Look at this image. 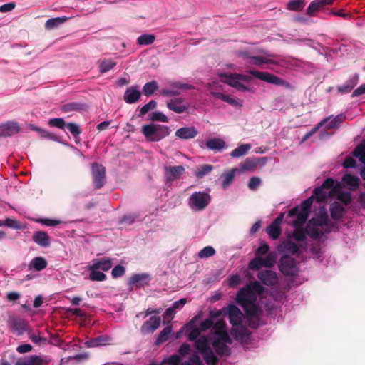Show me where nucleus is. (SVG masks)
Segmentation results:
<instances>
[{
	"label": "nucleus",
	"instance_id": "nucleus-52",
	"mask_svg": "<svg viewBox=\"0 0 365 365\" xmlns=\"http://www.w3.org/2000/svg\"><path fill=\"white\" fill-rule=\"evenodd\" d=\"M81 109H82V105L78 103H76V102L66 103V104L62 106V107H61V110L64 113L80 110Z\"/></svg>",
	"mask_w": 365,
	"mask_h": 365
},
{
	"label": "nucleus",
	"instance_id": "nucleus-16",
	"mask_svg": "<svg viewBox=\"0 0 365 365\" xmlns=\"http://www.w3.org/2000/svg\"><path fill=\"white\" fill-rule=\"evenodd\" d=\"M32 240L35 243L43 247H48L51 245L50 237L43 231H36L34 232Z\"/></svg>",
	"mask_w": 365,
	"mask_h": 365
},
{
	"label": "nucleus",
	"instance_id": "nucleus-7",
	"mask_svg": "<svg viewBox=\"0 0 365 365\" xmlns=\"http://www.w3.org/2000/svg\"><path fill=\"white\" fill-rule=\"evenodd\" d=\"M113 265V261L109 257L93 259L88 266V269H101L103 272L108 271Z\"/></svg>",
	"mask_w": 365,
	"mask_h": 365
},
{
	"label": "nucleus",
	"instance_id": "nucleus-17",
	"mask_svg": "<svg viewBox=\"0 0 365 365\" xmlns=\"http://www.w3.org/2000/svg\"><path fill=\"white\" fill-rule=\"evenodd\" d=\"M15 365H44L41 356L31 355L16 359Z\"/></svg>",
	"mask_w": 365,
	"mask_h": 365
},
{
	"label": "nucleus",
	"instance_id": "nucleus-63",
	"mask_svg": "<svg viewBox=\"0 0 365 365\" xmlns=\"http://www.w3.org/2000/svg\"><path fill=\"white\" fill-rule=\"evenodd\" d=\"M66 128L74 138L78 137L81 133V130H80L78 125L74 123H67Z\"/></svg>",
	"mask_w": 365,
	"mask_h": 365
},
{
	"label": "nucleus",
	"instance_id": "nucleus-12",
	"mask_svg": "<svg viewBox=\"0 0 365 365\" xmlns=\"http://www.w3.org/2000/svg\"><path fill=\"white\" fill-rule=\"evenodd\" d=\"M141 97V93L135 86L128 87L123 95L124 101L129 104L138 102Z\"/></svg>",
	"mask_w": 365,
	"mask_h": 365
},
{
	"label": "nucleus",
	"instance_id": "nucleus-6",
	"mask_svg": "<svg viewBox=\"0 0 365 365\" xmlns=\"http://www.w3.org/2000/svg\"><path fill=\"white\" fill-rule=\"evenodd\" d=\"M248 73H250L252 76H254L261 81H265V82H267V83H269L272 84H274V85H284V81L283 79H282L279 77L276 76L273 74L267 73V72H262V71H249Z\"/></svg>",
	"mask_w": 365,
	"mask_h": 365
},
{
	"label": "nucleus",
	"instance_id": "nucleus-53",
	"mask_svg": "<svg viewBox=\"0 0 365 365\" xmlns=\"http://www.w3.org/2000/svg\"><path fill=\"white\" fill-rule=\"evenodd\" d=\"M0 223L2 224L1 226H6L16 230H20L22 227L19 221L11 218H6L4 221L0 220Z\"/></svg>",
	"mask_w": 365,
	"mask_h": 365
},
{
	"label": "nucleus",
	"instance_id": "nucleus-33",
	"mask_svg": "<svg viewBox=\"0 0 365 365\" xmlns=\"http://www.w3.org/2000/svg\"><path fill=\"white\" fill-rule=\"evenodd\" d=\"M250 149L251 145L250 144L240 145L231 152L230 156L232 158H239L243 156L246 155Z\"/></svg>",
	"mask_w": 365,
	"mask_h": 365
},
{
	"label": "nucleus",
	"instance_id": "nucleus-59",
	"mask_svg": "<svg viewBox=\"0 0 365 365\" xmlns=\"http://www.w3.org/2000/svg\"><path fill=\"white\" fill-rule=\"evenodd\" d=\"M157 106V103L154 100H151L149 101L147 104L144 105L140 110V113L138 115L139 117L145 115L147 113H148L150 110L155 109Z\"/></svg>",
	"mask_w": 365,
	"mask_h": 365
},
{
	"label": "nucleus",
	"instance_id": "nucleus-58",
	"mask_svg": "<svg viewBox=\"0 0 365 365\" xmlns=\"http://www.w3.org/2000/svg\"><path fill=\"white\" fill-rule=\"evenodd\" d=\"M247 287L250 289L255 295H257V294H261L264 291V288L257 281L250 283Z\"/></svg>",
	"mask_w": 365,
	"mask_h": 365
},
{
	"label": "nucleus",
	"instance_id": "nucleus-29",
	"mask_svg": "<svg viewBox=\"0 0 365 365\" xmlns=\"http://www.w3.org/2000/svg\"><path fill=\"white\" fill-rule=\"evenodd\" d=\"M195 347L200 354L207 351V349L210 348L207 337L206 336H202L195 340Z\"/></svg>",
	"mask_w": 365,
	"mask_h": 365
},
{
	"label": "nucleus",
	"instance_id": "nucleus-62",
	"mask_svg": "<svg viewBox=\"0 0 365 365\" xmlns=\"http://www.w3.org/2000/svg\"><path fill=\"white\" fill-rule=\"evenodd\" d=\"M138 217V215L133 213V214H126L124 215L120 219V223H124L126 225H131L133 223L135 220Z\"/></svg>",
	"mask_w": 365,
	"mask_h": 365
},
{
	"label": "nucleus",
	"instance_id": "nucleus-57",
	"mask_svg": "<svg viewBox=\"0 0 365 365\" xmlns=\"http://www.w3.org/2000/svg\"><path fill=\"white\" fill-rule=\"evenodd\" d=\"M187 327H190V330L187 335V338L190 341H193L197 339V337L201 334V330L200 328L194 327L190 323L187 324Z\"/></svg>",
	"mask_w": 365,
	"mask_h": 365
},
{
	"label": "nucleus",
	"instance_id": "nucleus-21",
	"mask_svg": "<svg viewBox=\"0 0 365 365\" xmlns=\"http://www.w3.org/2000/svg\"><path fill=\"white\" fill-rule=\"evenodd\" d=\"M235 339L241 343L247 342L250 340L251 332L244 327H240L234 330Z\"/></svg>",
	"mask_w": 365,
	"mask_h": 365
},
{
	"label": "nucleus",
	"instance_id": "nucleus-8",
	"mask_svg": "<svg viewBox=\"0 0 365 365\" xmlns=\"http://www.w3.org/2000/svg\"><path fill=\"white\" fill-rule=\"evenodd\" d=\"M257 277L266 286H274L278 282L277 273L269 269L259 272Z\"/></svg>",
	"mask_w": 365,
	"mask_h": 365
},
{
	"label": "nucleus",
	"instance_id": "nucleus-4",
	"mask_svg": "<svg viewBox=\"0 0 365 365\" xmlns=\"http://www.w3.org/2000/svg\"><path fill=\"white\" fill-rule=\"evenodd\" d=\"M91 175L95 189L101 188L105 185V167L98 163H93L91 165Z\"/></svg>",
	"mask_w": 365,
	"mask_h": 365
},
{
	"label": "nucleus",
	"instance_id": "nucleus-42",
	"mask_svg": "<svg viewBox=\"0 0 365 365\" xmlns=\"http://www.w3.org/2000/svg\"><path fill=\"white\" fill-rule=\"evenodd\" d=\"M258 162L255 158H247L242 163L240 164V170H254L257 165Z\"/></svg>",
	"mask_w": 365,
	"mask_h": 365
},
{
	"label": "nucleus",
	"instance_id": "nucleus-55",
	"mask_svg": "<svg viewBox=\"0 0 365 365\" xmlns=\"http://www.w3.org/2000/svg\"><path fill=\"white\" fill-rule=\"evenodd\" d=\"M345 116L342 114L336 115L335 118L329 121L327 127L328 129H334L344 122Z\"/></svg>",
	"mask_w": 365,
	"mask_h": 365
},
{
	"label": "nucleus",
	"instance_id": "nucleus-3",
	"mask_svg": "<svg viewBox=\"0 0 365 365\" xmlns=\"http://www.w3.org/2000/svg\"><path fill=\"white\" fill-rule=\"evenodd\" d=\"M210 196L204 192H195L189 197L188 205L195 211L203 210L210 202Z\"/></svg>",
	"mask_w": 365,
	"mask_h": 365
},
{
	"label": "nucleus",
	"instance_id": "nucleus-41",
	"mask_svg": "<svg viewBox=\"0 0 365 365\" xmlns=\"http://www.w3.org/2000/svg\"><path fill=\"white\" fill-rule=\"evenodd\" d=\"M155 40V36L153 34H143L137 38V43L142 46H148L152 44Z\"/></svg>",
	"mask_w": 365,
	"mask_h": 365
},
{
	"label": "nucleus",
	"instance_id": "nucleus-15",
	"mask_svg": "<svg viewBox=\"0 0 365 365\" xmlns=\"http://www.w3.org/2000/svg\"><path fill=\"white\" fill-rule=\"evenodd\" d=\"M9 327L15 331L17 332L18 335H22L25 331L27 322L26 320L21 319L13 317L9 319Z\"/></svg>",
	"mask_w": 365,
	"mask_h": 365
},
{
	"label": "nucleus",
	"instance_id": "nucleus-18",
	"mask_svg": "<svg viewBox=\"0 0 365 365\" xmlns=\"http://www.w3.org/2000/svg\"><path fill=\"white\" fill-rule=\"evenodd\" d=\"M227 343L220 342L218 340L212 341V346L215 353L220 356H227L231 354V349L227 345Z\"/></svg>",
	"mask_w": 365,
	"mask_h": 365
},
{
	"label": "nucleus",
	"instance_id": "nucleus-31",
	"mask_svg": "<svg viewBox=\"0 0 365 365\" xmlns=\"http://www.w3.org/2000/svg\"><path fill=\"white\" fill-rule=\"evenodd\" d=\"M284 251L292 255H299L301 253L300 247L291 240H286L282 244Z\"/></svg>",
	"mask_w": 365,
	"mask_h": 365
},
{
	"label": "nucleus",
	"instance_id": "nucleus-47",
	"mask_svg": "<svg viewBox=\"0 0 365 365\" xmlns=\"http://www.w3.org/2000/svg\"><path fill=\"white\" fill-rule=\"evenodd\" d=\"M116 63L111 59H105L101 62L99 65V71L101 73H106L111 70Z\"/></svg>",
	"mask_w": 365,
	"mask_h": 365
},
{
	"label": "nucleus",
	"instance_id": "nucleus-39",
	"mask_svg": "<svg viewBox=\"0 0 365 365\" xmlns=\"http://www.w3.org/2000/svg\"><path fill=\"white\" fill-rule=\"evenodd\" d=\"M235 170H230L222 175L223 179L221 186L223 189L227 188V187L233 182Z\"/></svg>",
	"mask_w": 365,
	"mask_h": 365
},
{
	"label": "nucleus",
	"instance_id": "nucleus-49",
	"mask_svg": "<svg viewBox=\"0 0 365 365\" xmlns=\"http://www.w3.org/2000/svg\"><path fill=\"white\" fill-rule=\"evenodd\" d=\"M90 271L89 279L91 281L102 282L106 280V275L103 272L98 271V269H88Z\"/></svg>",
	"mask_w": 365,
	"mask_h": 365
},
{
	"label": "nucleus",
	"instance_id": "nucleus-22",
	"mask_svg": "<svg viewBox=\"0 0 365 365\" xmlns=\"http://www.w3.org/2000/svg\"><path fill=\"white\" fill-rule=\"evenodd\" d=\"M206 147L215 152L220 151L225 147V142L218 138H211L207 140Z\"/></svg>",
	"mask_w": 365,
	"mask_h": 365
},
{
	"label": "nucleus",
	"instance_id": "nucleus-51",
	"mask_svg": "<svg viewBox=\"0 0 365 365\" xmlns=\"http://www.w3.org/2000/svg\"><path fill=\"white\" fill-rule=\"evenodd\" d=\"M262 267H264V264L262 257L260 256L255 257L248 264V268L251 270H258Z\"/></svg>",
	"mask_w": 365,
	"mask_h": 365
},
{
	"label": "nucleus",
	"instance_id": "nucleus-60",
	"mask_svg": "<svg viewBox=\"0 0 365 365\" xmlns=\"http://www.w3.org/2000/svg\"><path fill=\"white\" fill-rule=\"evenodd\" d=\"M215 254V249L211 246H207V247H205L203 249H202L200 251L198 256L200 258H206V257H212Z\"/></svg>",
	"mask_w": 365,
	"mask_h": 365
},
{
	"label": "nucleus",
	"instance_id": "nucleus-36",
	"mask_svg": "<svg viewBox=\"0 0 365 365\" xmlns=\"http://www.w3.org/2000/svg\"><path fill=\"white\" fill-rule=\"evenodd\" d=\"M357 78H353L346 82L344 85L339 86L337 89L340 93H348L355 87L357 84Z\"/></svg>",
	"mask_w": 365,
	"mask_h": 365
},
{
	"label": "nucleus",
	"instance_id": "nucleus-37",
	"mask_svg": "<svg viewBox=\"0 0 365 365\" xmlns=\"http://www.w3.org/2000/svg\"><path fill=\"white\" fill-rule=\"evenodd\" d=\"M354 157L358 158L359 160L365 164V143H359L352 152Z\"/></svg>",
	"mask_w": 365,
	"mask_h": 365
},
{
	"label": "nucleus",
	"instance_id": "nucleus-28",
	"mask_svg": "<svg viewBox=\"0 0 365 365\" xmlns=\"http://www.w3.org/2000/svg\"><path fill=\"white\" fill-rule=\"evenodd\" d=\"M219 76L222 78V82L235 88L237 83L240 81L238 73H220Z\"/></svg>",
	"mask_w": 365,
	"mask_h": 365
},
{
	"label": "nucleus",
	"instance_id": "nucleus-34",
	"mask_svg": "<svg viewBox=\"0 0 365 365\" xmlns=\"http://www.w3.org/2000/svg\"><path fill=\"white\" fill-rule=\"evenodd\" d=\"M159 86L155 81L146 83L143 87V93L146 96H151L158 89Z\"/></svg>",
	"mask_w": 365,
	"mask_h": 365
},
{
	"label": "nucleus",
	"instance_id": "nucleus-13",
	"mask_svg": "<svg viewBox=\"0 0 365 365\" xmlns=\"http://www.w3.org/2000/svg\"><path fill=\"white\" fill-rule=\"evenodd\" d=\"M226 313L228 314L230 322L232 325L240 324L242 319V312L235 304L229 305Z\"/></svg>",
	"mask_w": 365,
	"mask_h": 365
},
{
	"label": "nucleus",
	"instance_id": "nucleus-40",
	"mask_svg": "<svg viewBox=\"0 0 365 365\" xmlns=\"http://www.w3.org/2000/svg\"><path fill=\"white\" fill-rule=\"evenodd\" d=\"M266 232L272 240H277L279 238L282 230L280 227L271 223L269 226L267 227Z\"/></svg>",
	"mask_w": 365,
	"mask_h": 365
},
{
	"label": "nucleus",
	"instance_id": "nucleus-48",
	"mask_svg": "<svg viewBox=\"0 0 365 365\" xmlns=\"http://www.w3.org/2000/svg\"><path fill=\"white\" fill-rule=\"evenodd\" d=\"M301 226H294L296 228L292 233L293 238L297 242H303L306 239V230L300 228Z\"/></svg>",
	"mask_w": 365,
	"mask_h": 365
},
{
	"label": "nucleus",
	"instance_id": "nucleus-32",
	"mask_svg": "<svg viewBox=\"0 0 365 365\" xmlns=\"http://www.w3.org/2000/svg\"><path fill=\"white\" fill-rule=\"evenodd\" d=\"M68 19L67 17H56L48 19L45 23V28L47 30H52L63 24Z\"/></svg>",
	"mask_w": 365,
	"mask_h": 365
},
{
	"label": "nucleus",
	"instance_id": "nucleus-38",
	"mask_svg": "<svg viewBox=\"0 0 365 365\" xmlns=\"http://www.w3.org/2000/svg\"><path fill=\"white\" fill-rule=\"evenodd\" d=\"M305 6V0H291L287 5V9L293 11L302 10Z\"/></svg>",
	"mask_w": 365,
	"mask_h": 365
},
{
	"label": "nucleus",
	"instance_id": "nucleus-5",
	"mask_svg": "<svg viewBox=\"0 0 365 365\" xmlns=\"http://www.w3.org/2000/svg\"><path fill=\"white\" fill-rule=\"evenodd\" d=\"M279 268L281 272L287 276H294L297 272L294 259L287 255L281 257Z\"/></svg>",
	"mask_w": 365,
	"mask_h": 365
},
{
	"label": "nucleus",
	"instance_id": "nucleus-11",
	"mask_svg": "<svg viewBox=\"0 0 365 365\" xmlns=\"http://www.w3.org/2000/svg\"><path fill=\"white\" fill-rule=\"evenodd\" d=\"M160 317L153 316L148 321L145 322L141 327V331L143 334L153 333L160 326Z\"/></svg>",
	"mask_w": 365,
	"mask_h": 365
},
{
	"label": "nucleus",
	"instance_id": "nucleus-10",
	"mask_svg": "<svg viewBox=\"0 0 365 365\" xmlns=\"http://www.w3.org/2000/svg\"><path fill=\"white\" fill-rule=\"evenodd\" d=\"M199 132L194 126L182 127L175 131V136L180 139L189 140L195 138Z\"/></svg>",
	"mask_w": 365,
	"mask_h": 365
},
{
	"label": "nucleus",
	"instance_id": "nucleus-20",
	"mask_svg": "<svg viewBox=\"0 0 365 365\" xmlns=\"http://www.w3.org/2000/svg\"><path fill=\"white\" fill-rule=\"evenodd\" d=\"M185 171L182 165L170 166L166 168L167 180L171 181L178 178Z\"/></svg>",
	"mask_w": 365,
	"mask_h": 365
},
{
	"label": "nucleus",
	"instance_id": "nucleus-35",
	"mask_svg": "<svg viewBox=\"0 0 365 365\" xmlns=\"http://www.w3.org/2000/svg\"><path fill=\"white\" fill-rule=\"evenodd\" d=\"M317 227L318 226L313 225V223L309 221L305 227L307 235H309L313 239L319 238L321 232H319Z\"/></svg>",
	"mask_w": 365,
	"mask_h": 365
},
{
	"label": "nucleus",
	"instance_id": "nucleus-19",
	"mask_svg": "<svg viewBox=\"0 0 365 365\" xmlns=\"http://www.w3.org/2000/svg\"><path fill=\"white\" fill-rule=\"evenodd\" d=\"M183 101L184 99L181 98L171 100L170 101L167 103V107L170 110L174 111L176 113H182L187 108L186 106L182 105Z\"/></svg>",
	"mask_w": 365,
	"mask_h": 365
},
{
	"label": "nucleus",
	"instance_id": "nucleus-56",
	"mask_svg": "<svg viewBox=\"0 0 365 365\" xmlns=\"http://www.w3.org/2000/svg\"><path fill=\"white\" fill-rule=\"evenodd\" d=\"M150 120L153 122L158 121L162 123H168V118L162 112L155 111L150 114Z\"/></svg>",
	"mask_w": 365,
	"mask_h": 365
},
{
	"label": "nucleus",
	"instance_id": "nucleus-23",
	"mask_svg": "<svg viewBox=\"0 0 365 365\" xmlns=\"http://www.w3.org/2000/svg\"><path fill=\"white\" fill-rule=\"evenodd\" d=\"M344 212V207L339 202H334L330 205V215L334 220L341 219Z\"/></svg>",
	"mask_w": 365,
	"mask_h": 365
},
{
	"label": "nucleus",
	"instance_id": "nucleus-1",
	"mask_svg": "<svg viewBox=\"0 0 365 365\" xmlns=\"http://www.w3.org/2000/svg\"><path fill=\"white\" fill-rule=\"evenodd\" d=\"M327 197V193L324 189L321 187L314 188L312 196L302 201L299 207L296 206L288 212V217H296L292 222L293 226H300L305 223L314 200H316L317 202H322L326 200Z\"/></svg>",
	"mask_w": 365,
	"mask_h": 365
},
{
	"label": "nucleus",
	"instance_id": "nucleus-44",
	"mask_svg": "<svg viewBox=\"0 0 365 365\" xmlns=\"http://www.w3.org/2000/svg\"><path fill=\"white\" fill-rule=\"evenodd\" d=\"M171 331H172L171 326H168V327H165L158 334L155 343L157 344H162V343L166 341L169 338Z\"/></svg>",
	"mask_w": 365,
	"mask_h": 365
},
{
	"label": "nucleus",
	"instance_id": "nucleus-50",
	"mask_svg": "<svg viewBox=\"0 0 365 365\" xmlns=\"http://www.w3.org/2000/svg\"><path fill=\"white\" fill-rule=\"evenodd\" d=\"M213 169V166L208 164H204L200 165V168L195 172V176L200 179L205 175H207Z\"/></svg>",
	"mask_w": 365,
	"mask_h": 365
},
{
	"label": "nucleus",
	"instance_id": "nucleus-64",
	"mask_svg": "<svg viewBox=\"0 0 365 365\" xmlns=\"http://www.w3.org/2000/svg\"><path fill=\"white\" fill-rule=\"evenodd\" d=\"M337 198L345 205H348L351 201V195L349 192H341Z\"/></svg>",
	"mask_w": 365,
	"mask_h": 365
},
{
	"label": "nucleus",
	"instance_id": "nucleus-9",
	"mask_svg": "<svg viewBox=\"0 0 365 365\" xmlns=\"http://www.w3.org/2000/svg\"><path fill=\"white\" fill-rule=\"evenodd\" d=\"M256 300L257 295L247 286L242 288L237 294V302L240 305L250 302H256Z\"/></svg>",
	"mask_w": 365,
	"mask_h": 365
},
{
	"label": "nucleus",
	"instance_id": "nucleus-27",
	"mask_svg": "<svg viewBox=\"0 0 365 365\" xmlns=\"http://www.w3.org/2000/svg\"><path fill=\"white\" fill-rule=\"evenodd\" d=\"M200 354L202 356L207 365H217L219 362L217 356L211 348Z\"/></svg>",
	"mask_w": 365,
	"mask_h": 365
},
{
	"label": "nucleus",
	"instance_id": "nucleus-45",
	"mask_svg": "<svg viewBox=\"0 0 365 365\" xmlns=\"http://www.w3.org/2000/svg\"><path fill=\"white\" fill-rule=\"evenodd\" d=\"M324 6L322 4L320 0L313 1L310 3L309 6L307 9V14L312 16L314 15V13L319 11L320 9L323 8Z\"/></svg>",
	"mask_w": 365,
	"mask_h": 365
},
{
	"label": "nucleus",
	"instance_id": "nucleus-25",
	"mask_svg": "<svg viewBox=\"0 0 365 365\" xmlns=\"http://www.w3.org/2000/svg\"><path fill=\"white\" fill-rule=\"evenodd\" d=\"M150 279L148 274H133L129 281V285L133 287L134 285L143 286V283Z\"/></svg>",
	"mask_w": 365,
	"mask_h": 365
},
{
	"label": "nucleus",
	"instance_id": "nucleus-46",
	"mask_svg": "<svg viewBox=\"0 0 365 365\" xmlns=\"http://www.w3.org/2000/svg\"><path fill=\"white\" fill-rule=\"evenodd\" d=\"M315 226H324L327 225L328 215L326 212L320 213L317 217L312 218L309 220Z\"/></svg>",
	"mask_w": 365,
	"mask_h": 365
},
{
	"label": "nucleus",
	"instance_id": "nucleus-54",
	"mask_svg": "<svg viewBox=\"0 0 365 365\" xmlns=\"http://www.w3.org/2000/svg\"><path fill=\"white\" fill-rule=\"evenodd\" d=\"M343 182L350 187H356L359 184V178L351 174H345L342 178Z\"/></svg>",
	"mask_w": 365,
	"mask_h": 365
},
{
	"label": "nucleus",
	"instance_id": "nucleus-14",
	"mask_svg": "<svg viewBox=\"0 0 365 365\" xmlns=\"http://www.w3.org/2000/svg\"><path fill=\"white\" fill-rule=\"evenodd\" d=\"M19 131V128L16 123L8 122L0 125V138L10 137Z\"/></svg>",
	"mask_w": 365,
	"mask_h": 365
},
{
	"label": "nucleus",
	"instance_id": "nucleus-43",
	"mask_svg": "<svg viewBox=\"0 0 365 365\" xmlns=\"http://www.w3.org/2000/svg\"><path fill=\"white\" fill-rule=\"evenodd\" d=\"M215 334L217 337L213 340H218L220 342L227 343L228 344L232 343V340L226 330H217L215 331Z\"/></svg>",
	"mask_w": 365,
	"mask_h": 365
},
{
	"label": "nucleus",
	"instance_id": "nucleus-2",
	"mask_svg": "<svg viewBox=\"0 0 365 365\" xmlns=\"http://www.w3.org/2000/svg\"><path fill=\"white\" fill-rule=\"evenodd\" d=\"M141 133L147 142H158L170 135V129L167 125L150 123L142 127Z\"/></svg>",
	"mask_w": 365,
	"mask_h": 365
},
{
	"label": "nucleus",
	"instance_id": "nucleus-24",
	"mask_svg": "<svg viewBox=\"0 0 365 365\" xmlns=\"http://www.w3.org/2000/svg\"><path fill=\"white\" fill-rule=\"evenodd\" d=\"M240 306L243 308L247 317H256L259 314V308L255 302L246 303Z\"/></svg>",
	"mask_w": 365,
	"mask_h": 365
},
{
	"label": "nucleus",
	"instance_id": "nucleus-30",
	"mask_svg": "<svg viewBox=\"0 0 365 365\" xmlns=\"http://www.w3.org/2000/svg\"><path fill=\"white\" fill-rule=\"evenodd\" d=\"M250 63L253 64L257 66H260L264 63H270L273 65H277L278 63L276 61L269 59L267 58H265L264 56H250Z\"/></svg>",
	"mask_w": 365,
	"mask_h": 365
},
{
	"label": "nucleus",
	"instance_id": "nucleus-61",
	"mask_svg": "<svg viewBox=\"0 0 365 365\" xmlns=\"http://www.w3.org/2000/svg\"><path fill=\"white\" fill-rule=\"evenodd\" d=\"M276 261V257L273 253H269L264 258H262L264 267L271 268L274 266Z\"/></svg>",
	"mask_w": 365,
	"mask_h": 365
},
{
	"label": "nucleus",
	"instance_id": "nucleus-26",
	"mask_svg": "<svg viewBox=\"0 0 365 365\" xmlns=\"http://www.w3.org/2000/svg\"><path fill=\"white\" fill-rule=\"evenodd\" d=\"M48 265L47 261L42 257H36L30 262L29 268H34L36 271H41Z\"/></svg>",
	"mask_w": 365,
	"mask_h": 365
}]
</instances>
